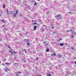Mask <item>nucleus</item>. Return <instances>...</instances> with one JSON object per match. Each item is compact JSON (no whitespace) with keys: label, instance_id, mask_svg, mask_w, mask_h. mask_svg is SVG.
Returning <instances> with one entry per match:
<instances>
[{"label":"nucleus","instance_id":"obj_41","mask_svg":"<svg viewBox=\"0 0 76 76\" xmlns=\"http://www.w3.org/2000/svg\"><path fill=\"white\" fill-rule=\"evenodd\" d=\"M11 54H13V52H12L11 53Z\"/></svg>","mask_w":76,"mask_h":76},{"label":"nucleus","instance_id":"obj_57","mask_svg":"<svg viewBox=\"0 0 76 76\" xmlns=\"http://www.w3.org/2000/svg\"><path fill=\"white\" fill-rule=\"evenodd\" d=\"M67 32H70V31H67Z\"/></svg>","mask_w":76,"mask_h":76},{"label":"nucleus","instance_id":"obj_63","mask_svg":"<svg viewBox=\"0 0 76 76\" xmlns=\"http://www.w3.org/2000/svg\"><path fill=\"white\" fill-rule=\"evenodd\" d=\"M59 40H62V39H59Z\"/></svg>","mask_w":76,"mask_h":76},{"label":"nucleus","instance_id":"obj_48","mask_svg":"<svg viewBox=\"0 0 76 76\" xmlns=\"http://www.w3.org/2000/svg\"><path fill=\"white\" fill-rule=\"evenodd\" d=\"M46 39H47V36H46Z\"/></svg>","mask_w":76,"mask_h":76},{"label":"nucleus","instance_id":"obj_3","mask_svg":"<svg viewBox=\"0 0 76 76\" xmlns=\"http://www.w3.org/2000/svg\"><path fill=\"white\" fill-rule=\"evenodd\" d=\"M29 39H24L23 40V42H29Z\"/></svg>","mask_w":76,"mask_h":76},{"label":"nucleus","instance_id":"obj_47","mask_svg":"<svg viewBox=\"0 0 76 76\" xmlns=\"http://www.w3.org/2000/svg\"><path fill=\"white\" fill-rule=\"evenodd\" d=\"M38 58H36V60H38Z\"/></svg>","mask_w":76,"mask_h":76},{"label":"nucleus","instance_id":"obj_11","mask_svg":"<svg viewBox=\"0 0 76 76\" xmlns=\"http://www.w3.org/2000/svg\"><path fill=\"white\" fill-rule=\"evenodd\" d=\"M13 17H14V18H15V17H16V14L15 13H13Z\"/></svg>","mask_w":76,"mask_h":76},{"label":"nucleus","instance_id":"obj_32","mask_svg":"<svg viewBox=\"0 0 76 76\" xmlns=\"http://www.w3.org/2000/svg\"><path fill=\"white\" fill-rule=\"evenodd\" d=\"M3 28H4V29H6V30H7V29H6V28L5 27H3Z\"/></svg>","mask_w":76,"mask_h":76},{"label":"nucleus","instance_id":"obj_52","mask_svg":"<svg viewBox=\"0 0 76 76\" xmlns=\"http://www.w3.org/2000/svg\"><path fill=\"white\" fill-rule=\"evenodd\" d=\"M15 29H18V27H16V28H15Z\"/></svg>","mask_w":76,"mask_h":76},{"label":"nucleus","instance_id":"obj_13","mask_svg":"<svg viewBox=\"0 0 76 76\" xmlns=\"http://www.w3.org/2000/svg\"><path fill=\"white\" fill-rule=\"evenodd\" d=\"M45 45L44 46H46V45H49V43H46L45 44Z\"/></svg>","mask_w":76,"mask_h":76},{"label":"nucleus","instance_id":"obj_9","mask_svg":"<svg viewBox=\"0 0 76 76\" xmlns=\"http://www.w3.org/2000/svg\"><path fill=\"white\" fill-rule=\"evenodd\" d=\"M46 51L47 52H49L50 51V49L49 48H47L46 49Z\"/></svg>","mask_w":76,"mask_h":76},{"label":"nucleus","instance_id":"obj_14","mask_svg":"<svg viewBox=\"0 0 76 76\" xmlns=\"http://www.w3.org/2000/svg\"><path fill=\"white\" fill-rule=\"evenodd\" d=\"M22 61H24V63H26V60H25V59H22Z\"/></svg>","mask_w":76,"mask_h":76},{"label":"nucleus","instance_id":"obj_21","mask_svg":"<svg viewBox=\"0 0 76 76\" xmlns=\"http://www.w3.org/2000/svg\"><path fill=\"white\" fill-rule=\"evenodd\" d=\"M34 8H32L31 10V12H34Z\"/></svg>","mask_w":76,"mask_h":76},{"label":"nucleus","instance_id":"obj_62","mask_svg":"<svg viewBox=\"0 0 76 76\" xmlns=\"http://www.w3.org/2000/svg\"><path fill=\"white\" fill-rule=\"evenodd\" d=\"M65 76H67L66 74H65Z\"/></svg>","mask_w":76,"mask_h":76},{"label":"nucleus","instance_id":"obj_35","mask_svg":"<svg viewBox=\"0 0 76 76\" xmlns=\"http://www.w3.org/2000/svg\"><path fill=\"white\" fill-rule=\"evenodd\" d=\"M39 44H39L37 45V47H39Z\"/></svg>","mask_w":76,"mask_h":76},{"label":"nucleus","instance_id":"obj_6","mask_svg":"<svg viewBox=\"0 0 76 76\" xmlns=\"http://www.w3.org/2000/svg\"><path fill=\"white\" fill-rule=\"evenodd\" d=\"M18 63H15L14 64V65L15 66H18Z\"/></svg>","mask_w":76,"mask_h":76},{"label":"nucleus","instance_id":"obj_46","mask_svg":"<svg viewBox=\"0 0 76 76\" xmlns=\"http://www.w3.org/2000/svg\"><path fill=\"white\" fill-rule=\"evenodd\" d=\"M7 15H9V12H7Z\"/></svg>","mask_w":76,"mask_h":76},{"label":"nucleus","instance_id":"obj_33","mask_svg":"<svg viewBox=\"0 0 76 76\" xmlns=\"http://www.w3.org/2000/svg\"><path fill=\"white\" fill-rule=\"evenodd\" d=\"M43 43H44V44H46V43H47V42L45 41V42H43Z\"/></svg>","mask_w":76,"mask_h":76},{"label":"nucleus","instance_id":"obj_5","mask_svg":"<svg viewBox=\"0 0 76 76\" xmlns=\"http://www.w3.org/2000/svg\"><path fill=\"white\" fill-rule=\"evenodd\" d=\"M37 26H35L34 27V31H35V30H36V29H37Z\"/></svg>","mask_w":76,"mask_h":76},{"label":"nucleus","instance_id":"obj_58","mask_svg":"<svg viewBox=\"0 0 76 76\" xmlns=\"http://www.w3.org/2000/svg\"><path fill=\"white\" fill-rule=\"evenodd\" d=\"M24 5H25H25H26V3H24Z\"/></svg>","mask_w":76,"mask_h":76},{"label":"nucleus","instance_id":"obj_22","mask_svg":"<svg viewBox=\"0 0 76 76\" xmlns=\"http://www.w3.org/2000/svg\"><path fill=\"white\" fill-rule=\"evenodd\" d=\"M33 25H38V24H37V23H33Z\"/></svg>","mask_w":76,"mask_h":76},{"label":"nucleus","instance_id":"obj_10","mask_svg":"<svg viewBox=\"0 0 76 76\" xmlns=\"http://www.w3.org/2000/svg\"><path fill=\"white\" fill-rule=\"evenodd\" d=\"M71 48L72 49V50H75V48L73 46H71Z\"/></svg>","mask_w":76,"mask_h":76},{"label":"nucleus","instance_id":"obj_38","mask_svg":"<svg viewBox=\"0 0 76 76\" xmlns=\"http://www.w3.org/2000/svg\"><path fill=\"white\" fill-rule=\"evenodd\" d=\"M70 31H71V32H72V33L73 32V31H72V30H70Z\"/></svg>","mask_w":76,"mask_h":76},{"label":"nucleus","instance_id":"obj_31","mask_svg":"<svg viewBox=\"0 0 76 76\" xmlns=\"http://www.w3.org/2000/svg\"><path fill=\"white\" fill-rule=\"evenodd\" d=\"M53 56H56V53H53Z\"/></svg>","mask_w":76,"mask_h":76},{"label":"nucleus","instance_id":"obj_4","mask_svg":"<svg viewBox=\"0 0 76 76\" xmlns=\"http://www.w3.org/2000/svg\"><path fill=\"white\" fill-rule=\"evenodd\" d=\"M20 74H22V72H18L16 73L17 75H20Z\"/></svg>","mask_w":76,"mask_h":76},{"label":"nucleus","instance_id":"obj_30","mask_svg":"<svg viewBox=\"0 0 76 76\" xmlns=\"http://www.w3.org/2000/svg\"><path fill=\"white\" fill-rule=\"evenodd\" d=\"M13 54H15H15H16V51H14L13 52Z\"/></svg>","mask_w":76,"mask_h":76},{"label":"nucleus","instance_id":"obj_17","mask_svg":"<svg viewBox=\"0 0 76 76\" xmlns=\"http://www.w3.org/2000/svg\"><path fill=\"white\" fill-rule=\"evenodd\" d=\"M5 64H6L7 65H9L10 64V63H8V62H5Z\"/></svg>","mask_w":76,"mask_h":76},{"label":"nucleus","instance_id":"obj_45","mask_svg":"<svg viewBox=\"0 0 76 76\" xmlns=\"http://www.w3.org/2000/svg\"><path fill=\"white\" fill-rule=\"evenodd\" d=\"M55 28V27H52V29H54V28Z\"/></svg>","mask_w":76,"mask_h":76},{"label":"nucleus","instance_id":"obj_34","mask_svg":"<svg viewBox=\"0 0 76 76\" xmlns=\"http://www.w3.org/2000/svg\"><path fill=\"white\" fill-rule=\"evenodd\" d=\"M51 74H54V72H51Z\"/></svg>","mask_w":76,"mask_h":76},{"label":"nucleus","instance_id":"obj_64","mask_svg":"<svg viewBox=\"0 0 76 76\" xmlns=\"http://www.w3.org/2000/svg\"><path fill=\"white\" fill-rule=\"evenodd\" d=\"M25 52L26 53V50L25 51Z\"/></svg>","mask_w":76,"mask_h":76},{"label":"nucleus","instance_id":"obj_42","mask_svg":"<svg viewBox=\"0 0 76 76\" xmlns=\"http://www.w3.org/2000/svg\"><path fill=\"white\" fill-rule=\"evenodd\" d=\"M35 68L36 69H38V68H37V66H35Z\"/></svg>","mask_w":76,"mask_h":76},{"label":"nucleus","instance_id":"obj_29","mask_svg":"<svg viewBox=\"0 0 76 76\" xmlns=\"http://www.w3.org/2000/svg\"><path fill=\"white\" fill-rule=\"evenodd\" d=\"M68 14H71V13H72V12H68Z\"/></svg>","mask_w":76,"mask_h":76},{"label":"nucleus","instance_id":"obj_36","mask_svg":"<svg viewBox=\"0 0 76 76\" xmlns=\"http://www.w3.org/2000/svg\"><path fill=\"white\" fill-rule=\"evenodd\" d=\"M43 26H44V27H45V28H46V27H47V26H45V25H43Z\"/></svg>","mask_w":76,"mask_h":76},{"label":"nucleus","instance_id":"obj_24","mask_svg":"<svg viewBox=\"0 0 76 76\" xmlns=\"http://www.w3.org/2000/svg\"><path fill=\"white\" fill-rule=\"evenodd\" d=\"M27 45H28V46H29V45H30V43L28 42L27 43Z\"/></svg>","mask_w":76,"mask_h":76},{"label":"nucleus","instance_id":"obj_25","mask_svg":"<svg viewBox=\"0 0 76 76\" xmlns=\"http://www.w3.org/2000/svg\"><path fill=\"white\" fill-rule=\"evenodd\" d=\"M3 7L4 8H5L6 7V6H5V4L3 5Z\"/></svg>","mask_w":76,"mask_h":76},{"label":"nucleus","instance_id":"obj_26","mask_svg":"<svg viewBox=\"0 0 76 76\" xmlns=\"http://www.w3.org/2000/svg\"><path fill=\"white\" fill-rule=\"evenodd\" d=\"M35 3L34 4V5H35V6H37V4H36V1H35Z\"/></svg>","mask_w":76,"mask_h":76},{"label":"nucleus","instance_id":"obj_43","mask_svg":"<svg viewBox=\"0 0 76 76\" xmlns=\"http://www.w3.org/2000/svg\"><path fill=\"white\" fill-rule=\"evenodd\" d=\"M20 16H21V18H22V15L20 14Z\"/></svg>","mask_w":76,"mask_h":76},{"label":"nucleus","instance_id":"obj_44","mask_svg":"<svg viewBox=\"0 0 76 76\" xmlns=\"http://www.w3.org/2000/svg\"><path fill=\"white\" fill-rule=\"evenodd\" d=\"M2 66H4V64H2Z\"/></svg>","mask_w":76,"mask_h":76},{"label":"nucleus","instance_id":"obj_7","mask_svg":"<svg viewBox=\"0 0 76 76\" xmlns=\"http://www.w3.org/2000/svg\"><path fill=\"white\" fill-rule=\"evenodd\" d=\"M1 22H3V23H7V22H6L5 21H4V20H1Z\"/></svg>","mask_w":76,"mask_h":76},{"label":"nucleus","instance_id":"obj_12","mask_svg":"<svg viewBox=\"0 0 76 76\" xmlns=\"http://www.w3.org/2000/svg\"><path fill=\"white\" fill-rule=\"evenodd\" d=\"M72 35H75V32L74 31H73L72 33Z\"/></svg>","mask_w":76,"mask_h":76},{"label":"nucleus","instance_id":"obj_54","mask_svg":"<svg viewBox=\"0 0 76 76\" xmlns=\"http://www.w3.org/2000/svg\"><path fill=\"white\" fill-rule=\"evenodd\" d=\"M23 76H26V75H23Z\"/></svg>","mask_w":76,"mask_h":76},{"label":"nucleus","instance_id":"obj_16","mask_svg":"<svg viewBox=\"0 0 76 76\" xmlns=\"http://www.w3.org/2000/svg\"><path fill=\"white\" fill-rule=\"evenodd\" d=\"M48 76H51V75L50 74V73H49L48 74H47Z\"/></svg>","mask_w":76,"mask_h":76},{"label":"nucleus","instance_id":"obj_23","mask_svg":"<svg viewBox=\"0 0 76 76\" xmlns=\"http://www.w3.org/2000/svg\"><path fill=\"white\" fill-rule=\"evenodd\" d=\"M7 47H8V48H9L10 49H11V48H10V46L7 45Z\"/></svg>","mask_w":76,"mask_h":76},{"label":"nucleus","instance_id":"obj_59","mask_svg":"<svg viewBox=\"0 0 76 76\" xmlns=\"http://www.w3.org/2000/svg\"><path fill=\"white\" fill-rule=\"evenodd\" d=\"M76 35V32H75V35Z\"/></svg>","mask_w":76,"mask_h":76},{"label":"nucleus","instance_id":"obj_60","mask_svg":"<svg viewBox=\"0 0 76 76\" xmlns=\"http://www.w3.org/2000/svg\"><path fill=\"white\" fill-rule=\"evenodd\" d=\"M72 29H73V28H74V27H72Z\"/></svg>","mask_w":76,"mask_h":76},{"label":"nucleus","instance_id":"obj_37","mask_svg":"<svg viewBox=\"0 0 76 76\" xmlns=\"http://www.w3.org/2000/svg\"><path fill=\"white\" fill-rule=\"evenodd\" d=\"M12 51L11 50H10L9 51V53H12Z\"/></svg>","mask_w":76,"mask_h":76},{"label":"nucleus","instance_id":"obj_55","mask_svg":"<svg viewBox=\"0 0 76 76\" xmlns=\"http://www.w3.org/2000/svg\"><path fill=\"white\" fill-rule=\"evenodd\" d=\"M3 28H4V25H3Z\"/></svg>","mask_w":76,"mask_h":76},{"label":"nucleus","instance_id":"obj_15","mask_svg":"<svg viewBox=\"0 0 76 76\" xmlns=\"http://www.w3.org/2000/svg\"><path fill=\"white\" fill-rule=\"evenodd\" d=\"M60 45L61 46H63V45H64L63 44V43H61V44H60Z\"/></svg>","mask_w":76,"mask_h":76},{"label":"nucleus","instance_id":"obj_27","mask_svg":"<svg viewBox=\"0 0 76 76\" xmlns=\"http://www.w3.org/2000/svg\"><path fill=\"white\" fill-rule=\"evenodd\" d=\"M57 31H54V34H57Z\"/></svg>","mask_w":76,"mask_h":76},{"label":"nucleus","instance_id":"obj_53","mask_svg":"<svg viewBox=\"0 0 76 76\" xmlns=\"http://www.w3.org/2000/svg\"><path fill=\"white\" fill-rule=\"evenodd\" d=\"M38 1H39L41 0H37Z\"/></svg>","mask_w":76,"mask_h":76},{"label":"nucleus","instance_id":"obj_49","mask_svg":"<svg viewBox=\"0 0 76 76\" xmlns=\"http://www.w3.org/2000/svg\"><path fill=\"white\" fill-rule=\"evenodd\" d=\"M24 71H25V72H27L26 71V69H25Z\"/></svg>","mask_w":76,"mask_h":76},{"label":"nucleus","instance_id":"obj_18","mask_svg":"<svg viewBox=\"0 0 76 76\" xmlns=\"http://www.w3.org/2000/svg\"><path fill=\"white\" fill-rule=\"evenodd\" d=\"M18 10H16V13H15L16 14H16H18Z\"/></svg>","mask_w":76,"mask_h":76},{"label":"nucleus","instance_id":"obj_56","mask_svg":"<svg viewBox=\"0 0 76 76\" xmlns=\"http://www.w3.org/2000/svg\"><path fill=\"white\" fill-rule=\"evenodd\" d=\"M57 45H59V43H58L57 44Z\"/></svg>","mask_w":76,"mask_h":76},{"label":"nucleus","instance_id":"obj_8","mask_svg":"<svg viewBox=\"0 0 76 76\" xmlns=\"http://www.w3.org/2000/svg\"><path fill=\"white\" fill-rule=\"evenodd\" d=\"M27 8H28L29 10H31V7H30V6L29 5H27Z\"/></svg>","mask_w":76,"mask_h":76},{"label":"nucleus","instance_id":"obj_50","mask_svg":"<svg viewBox=\"0 0 76 76\" xmlns=\"http://www.w3.org/2000/svg\"><path fill=\"white\" fill-rule=\"evenodd\" d=\"M53 56V53H52V54L51 55V56H52H52Z\"/></svg>","mask_w":76,"mask_h":76},{"label":"nucleus","instance_id":"obj_19","mask_svg":"<svg viewBox=\"0 0 76 76\" xmlns=\"http://www.w3.org/2000/svg\"><path fill=\"white\" fill-rule=\"evenodd\" d=\"M74 37V35L73 34H72V37H71V38H73Z\"/></svg>","mask_w":76,"mask_h":76},{"label":"nucleus","instance_id":"obj_20","mask_svg":"<svg viewBox=\"0 0 76 76\" xmlns=\"http://www.w3.org/2000/svg\"><path fill=\"white\" fill-rule=\"evenodd\" d=\"M8 70H9V69L8 68L5 69V71H6V72H7Z\"/></svg>","mask_w":76,"mask_h":76},{"label":"nucleus","instance_id":"obj_61","mask_svg":"<svg viewBox=\"0 0 76 76\" xmlns=\"http://www.w3.org/2000/svg\"><path fill=\"white\" fill-rule=\"evenodd\" d=\"M42 31H43V32H44V31H45V30H43Z\"/></svg>","mask_w":76,"mask_h":76},{"label":"nucleus","instance_id":"obj_39","mask_svg":"<svg viewBox=\"0 0 76 76\" xmlns=\"http://www.w3.org/2000/svg\"><path fill=\"white\" fill-rule=\"evenodd\" d=\"M37 76H42L41 75H37Z\"/></svg>","mask_w":76,"mask_h":76},{"label":"nucleus","instance_id":"obj_51","mask_svg":"<svg viewBox=\"0 0 76 76\" xmlns=\"http://www.w3.org/2000/svg\"><path fill=\"white\" fill-rule=\"evenodd\" d=\"M7 12H9V11H8V10H7Z\"/></svg>","mask_w":76,"mask_h":76},{"label":"nucleus","instance_id":"obj_28","mask_svg":"<svg viewBox=\"0 0 76 76\" xmlns=\"http://www.w3.org/2000/svg\"><path fill=\"white\" fill-rule=\"evenodd\" d=\"M2 12L0 13V16H2Z\"/></svg>","mask_w":76,"mask_h":76},{"label":"nucleus","instance_id":"obj_40","mask_svg":"<svg viewBox=\"0 0 76 76\" xmlns=\"http://www.w3.org/2000/svg\"><path fill=\"white\" fill-rule=\"evenodd\" d=\"M73 59V60H76V57L74 58Z\"/></svg>","mask_w":76,"mask_h":76},{"label":"nucleus","instance_id":"obj_2","mask_svg":"<svg viewBox=\"0 0 76 76\" xmlns=\"http://www.w3.org/2000/svg\"><path fill=\"white\" fill-rule=\"evenodd\" d=\"M57 56L58 58H61V57H62V55L61 54H58Z\"/></svg>","mask_w":76,"mask_h":76},{"label":"nucleus","instance_id":"obj_1","mask_svg":"<svg viewBox=\"0 0 76 76\" xmlns=\"http://www.w3.org/2000/svg\"><path fill=\"white\" fill-rule=\"evenodd\" d=\"M55 18H56V19H61L62 17L59 15H57L55 16Z\"/></svg>","mask_w":76,"mask_h":76}]
</instances>
